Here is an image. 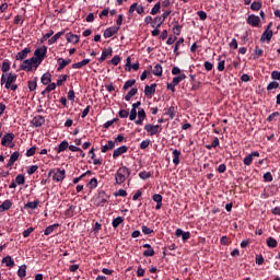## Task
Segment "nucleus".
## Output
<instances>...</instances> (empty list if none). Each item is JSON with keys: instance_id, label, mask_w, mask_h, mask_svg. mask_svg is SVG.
<instances>
[{"instance_id": "obj_1", "label": "nucleus", "mask_w": 280, "mask_h": 280, "mask_svg": "<svg viewBox=\"0 0 280 280\" xmlns=\"http://www.w3.org/2000/svg\"><path fill=\"white\" fill-rule=\"evenodd\" d=\"M130 176V168L126 166H121L117 170L115 174V180L117 185H122V183H126V179Z\"/></svg>"}, {"instance_id": "obj_2", "label": "nucleus", "mask_w": 280, "mask_h": 280, "mask_svg": "<svg viewBox=\"0 0 280 280\" xmlns=\"http://www.w3.org/2000/svg\"><path fill=\"white\" fill-rule=\"evenodd\" d=\"M65 170L60 168H52L48 172V176H52L55 183H62V180H65Z\"/></svg>"}, {"instance_id": "obj_3", "label": "nucleus", "mask_w": 280, "mask_h": 280, "mask_svg": "<svg viewBox=\"0 0 280 280\" xmlns=\"http://www.w3.org/2000/svg\"><path fill=\"white\" fill-rule=\"evenodd\" d=\"M16 78L15 73H4L1 77V84H4L5 89H10V85L16 82Z\"/></svg>"}, {"instance_id": "obj_4", "label": "nucleus", "mask_w": 280, "mask_h": 280, "mask_svg": "<svg viewBox=\"0 0 280 280\" xmlns=\"http://www.w3.org/2000/svg\"><path fill=\"white\" fill-rule=\"evenodd\" d=\"M144 130L148 132V135L150 137H154V135H159V132H161V126L160 125L147 124L144 126Z\"/></svg>"}, {"instance_id": "obj_5", "label": "nucleus", "mask_w": 280, "mask_h": 280, "mask_svg": "<svg viewBox=\"0 0 280 280\" xmlns=\"http://www.w3.org/2000/svg\"><path fill=\"white\" fill-rule=\"evenodd\" d=\"M34 56L43 62V60H45V56H47V47L42 46L37 48L34 52Z\"/></svg>"}, {"instance_id": "obj_6", "label": "nucleus", "mask_w": 280, "mask_h": 280, "mask_svg": "<svg viewBox=\"0 0 280 280\" xmlns=\"http://www.w3.org/2000/svg\"><path fill=\"white\" fill-rule=\"evenodd\" d=\"M106 202H108V196L106 195V192L101 191L96 198V203L98 207H104Z\"/></svg>"}, {"instance_id": "obj_7", "label": "nucleus", "mask_w": 280, "mask_h": 280, "mask_svg": "<svg viewBox=\"0 0 280 280\" xmlns=\"http://www.w3.org/2000/svg\"><path fill=\"white\" fill-rule=\"evenodd\" d=\"M31 124L34 128H40L45 124V117L37 115L32 119Z\"/></svg>"}, {"instance_id": "obj_8", "label": "nucleus", "mask_w": 280, "mask_h": 280, "mask_svg": "<svg viewBox=\"0 0 280 280\" xmlns=\"http://www.w3.org/2000/svg\"><path fill=\"white\" fill-rule=\"evenodd\" d=\"M248 25H252L253 27H259V23H261V20L257 15H249L247 19Z\"/></svg>"}, {"instance_id": "obj_9", "label": "nucleus", "mask_w": 280, "mask_h": 280, "mask_svg": "<svg viewBox=\"0 0 280 280\" xmlns=\"http://www.w3.org/2000/svg\"><path fill=\"white\" fill-rule=\"evenodd\" d=\"M126 152H128V148L126 145H121L114 150L113 159H119V156H121V154H126Z\"/></svg>"}, {"instance_id": "obj_10", "label": "nucleus", "mask_w": 280, "mask_h": 280, "mask_svg": "<svg viewBox=\"0 0 280 280\" xmlns=\"http://www.w3.org/2000/svg\"><path fill=\"white\" fill-rule=\"evenodd\" d=\"M14 141V133H5L2 137L1 145H10Z\"/></svg>"}, {"instance_id": "obj_11", "label": "nucleus", "mask_w": 280, "mask_h": 280, "mask_svg": "<svg viewBox=\"0 0 280 280\" xmlns=\"http://www.w3.org/2000/svg\"><path fill=\"white\" fill-rule=\"evenodd\" d=\"M19 156H21V153H19V151L13 152L9 159L7 167H12V165H14L16 161H19Z\"/></svg>"}, {"instance_id": "obj_12", "label": "nucleus", "mask_w": 280, "mask_h": 280, "mask_svg": "<svg viewBox=\"0 0 280 280\" xmlns=\"http://www.w3.org/2000/svg\"><path fill=\"white\" fill-rule=\"evenodd\" d=\"M143 248H147L144 252H143V257H154V248H152V245L151 244H144L143 245Z\"/></svg>"}, {"instance_id": "obj_13", "label": "nucleus", "mask_w": 280, "mask_h": 280, "mask_svg": "<svg viewBox=\"0 0 280 280\" xmlns=\"http://www.w3.org/2000/svg\"><path fill=\"white\" fill-rule=\"evenodd\" d=\"M58 62V68L57 71H62V69H65V67H67V65H71V59H63V58H59L57 60Z\"/></svg>"}, {"instance_id": "obj_14", "label": "nucleus", "mask_w": 280, "mask_h": 280, "mask_svg": "<svg viewBox=\"0 0 280 280\" xmlns=\"http://www.w3.org/2000/svg\"><path fill=\"white\" fill-rule=\"evenodd\" d=\"M272 39V31H270V26L262 33L260 40H266L267 43H270Z\"/></svg>"}, {"instance_id": "obj_15", "label": "nucleus", "mask_w": 280, "mask_h": 280, "mask_svg": "<svg viewBox=\"0 0 280 280\" xmlns=\"http://www.w3.org/2000/svg\"><path fill=\"white\" fill-rule=\"evenodd\" d=\"M154 93H156V84L155 83H153L151 85H145L144 95L150 96V95H154Z\"/></svg>"}, {"instance_id": "obj_16", "label": "nucleus", "mask_w": 280, "mask_h": 280, "mask_svg": "<svg viewBox=\"0 0 280 280\" xmlns=\"http://www.w3.org/2000/svg\"><path fill=\"white\" fill-rule=\"evenodd\" d=\"M173 164L175 166L180 165V151L177 149L173 150Z\"/></svg>"}, {"instance_id": "obj_17", "label": "nucleus", "mask_w": 280, "mask_h": 280, "mask_svg": "<svg viewBox=\"0 0 280 280\" xmlns=\"http://www.w3.org/2000/svg\"><path fill=\"white\" fill-rule=\"evenodd\" d=\"M32 50L30 48H24L18 55L15 56L16 60H25L27 58V54H30Z\"/></svg>"}, {"instance_id": "obj_18", "label": "nucleus", "mask_w": 280, "mask_h": 280, "mask_svg": "<svg viewBox=\"0 0 280 280\" xmlns=\"http://www.w3.org/2000/svg\"><path fill=\"white\" fill-rule=\"evenodd\" d=\"M114 148H115V141L109 140L107 144L102 145L101 152H103V154H106V152H109V150H113Z\"/></svg>"}, {"instance_id": "obj_19", "label": "nucleus", "mask_w": 280, "mask_h": 280, "mask_svg": "<svg viewBox=\"0 0 280 280\" xmlns=\"http://www.w3.org/2000/svg\"><path fill=\"white\" fill-rule=\"evenodd\" d=\"M253 156H259V152L254 151L250 154H248L244 160V165H250L253 163Z\"/></svg>"}, {"instance_id": "obj_20", "label": "nucleus", "mask_w": 280, "mask_h": 280, "mask_svg": "<svg viewBox=\"0 0 280 280\" xmlns=\"http://www.w3.org/2000/svg\"><path fill=\"white\" fill-rule=\"evenodd\" d=\"M108 56H113V48H105L102 51L101 58H100V62H104V60H106V58H108Z\"/></svg>"}, {"instance_id": "obj_21", "label": "nucleus", "mask_w": 280, "mask_h": 280, "mask_svg": "<svg viewBox=\"0 0 280 280\" xmlns=\"http://www.w3.org/2000/svg\"><path fill=\"white\" fill-rule=\"evenodd\" d=\"M21 69L22 71H32V69H34V66H32V62L30 61V59H26L22 62Z\"/></svg>"}, {"instance_id": "obj_22", "label": "nucleus", "mask_w": 280, "mask_h": 280, "mask_svg": "<svg viewBox=\"0 0 280 280\" xmlns=\"http://www.w3.org/2000/svg\"><path fill=\"white\" fill-rule=\"evenodd\" d=\"M67 40L68 43H73L74 45L80 43V36L73 34V33H69L67 35Z\"/></svg>"}, {"instance_id": "obj_23", "label": "nucleus", "mask_w": 280, "mask_h": 280, "mask_svg": "<svg viewBox=\"0 0 280 280\" xmlns=\"http://www.w3.org/2000/svg\"><path fill=\"white\" fill-rule=\"evenodd\" d=\"M177 110H178V107L173 105L166 110L165 115H167L170 119H174V117H176Z\"/></svg>"}, {"instance_id": "obj_24", "label": "nucleus", "mask_w": 280, "mask_h": 280, "mask_svg": "<svg viewBox=\"0 0 280 280\" xmlns=\"http://www.w3.org/2000/svg\"><path fill=\"white\" fill-rule=\"evenodd\" d=\"M91 62V59H83L82 61H79L77 63L72 65V69H82V67H86Z\"/></svg>"}, {"instance_id": "obj_25", "label": "nucleus", "mask_w": 280, "mask_h": 280, "mask_svg": "<svg viewBox=\"0 0 280 280\" xmlns=\"http://www.w3.org/2000/svg\"><path fill=\"white\" fill-rule=\"evenodd\" d=\"M26 275H27V266L26 265L20 266L18 270V277H20V279H25Z\"/></svg>"}, {"instance_id": "obj_26", "label": "nucleus", "mask_w": 280, "mask_h": 280, "mask_svg": "<svg viewBox=\"0 0 280 280\" xmlns=\"http://www.w3.org/2000/svg\"><path fill=\"white\" fill-rule=\"evenodd\" d=\"M119 28H106L104 32V38H110L112 36H115V34L118 32Z\"/></svg>"}, {"instance_id": "obj_27", "label": "nucleus", "mask_w": 280, "mask_h": 280, "mask_svg": "<svg viewBox=\"0 0 280 280\" xmlns=\"http://www.w3.org/2000/svg\"><path fill=\"white\" fill-rule=\"evenodd\" d=\"M58 226H60V224H58V223L47 226L44 231V235H51V233H54V231H56V229H58Z\"/></svg>"}, {"instance_id": "obj_28", "label": "nucleus", "mask_w": 280, "mask_h": 280, "mask_svg": "<svg viewBox=\"0 0 280 280\" xmlns=\"http://www.w3.org/2000/svg\"><path fill=\"white\" fill-rule=\"evenodd\" d=\"M75 215V206H69L68 209L65 211L66 218H73Z\"/></svg>"}, {"instance_id": "obj_29", "label": "nucleus", "mask_w": 280, "mask_h": 280, "mask_svg": "<svg viewBox=\"0 0 280 280\" xmlns=\"http://www.w3.org/2000/svg\"><path fill=\"white\" fill-rule=\"evenodd\" d=\"M51 83V73L47 72L42 75V84L47 85Z\"/></svg>"}, {"instance_id": "obj_30", "label": "nucleus", "mask_w": 280, "mask_h": 280, "mask_svg": "<svg viewBox=\"0 0 280 280\" xmlns=\"http://www.w3.org/2000/svg\"><path fill=\"white\" fill-rule=\"evenodd\" d=\"M152 73H153V75H158V77L163 75V67H161V65L156 63L153 67Z\"/></svg>"}, {"instance_id": "obj_31", "label": "nucleus", "mask_w": 280, "mask_h": 280, "mask_svg": "<svg viewBox=\"0 0 280 280\" xmlns=\"http://www.w3.org/2000/svg\"><path fill=\"white\" fill-rule=\"evenodd\" d=\"M38 205H40L39 200H35V201H28L25 203V209H37Z\"/></svg>"}, {"instance_id": "obj_32", "label": "nucleus", "mask_w": 280, "mask_h": 280, "mask_svg": "<svg viewBox=\"0 0 280 280\" xmlns=\"http://www.w3.org/2000/svg\"><path fill=\"white\" fill-rule=\"evenodd\" d=\"M185 78H187V75H185V73H180L179 75L174 77L172 82L175 84V86H178V84H180Z\"/></svg>"}, {"instance_id": "obj_33", "label": "nucleus", "mask_w": 280, "mask_h": 280, "mask_svg": "<svg viewBox=\"0 0 280 280\" xmlns=\"http://www.w3.org/2000/svg\"><path fill=\"white\" fill-rule=\"evenodd\" d=\"M138 92L139 90L137 88H132L125 96L126 102H130V100H132V97H135V94Z\"/></svg>"}, {"instance_id": "obj_34", "label": "nucleus", "mask_w": 280, "mask_h": 280, "mask_svg": "<svg viewBox=\"0 0 280 280\" xmlns=\"http://www.w3.org/2000/svg\"><path fill=\"white\" fill-rule=\"evenodd\" d=\"M63 34H65V31H61L55 34L50 39H48V45H54V43H56L58 38H60V36H63Z\"/></svg>"}, {"instance_id": "obj_35", "label": "nucleus", "mask_w": 280, "mask_h": 280, "mask_svg": "<svg viewBox=\"0 0 280 280\" xmlns=\"http://www.w3.org/2000/svg\"><path fill=\"white\" fill-rule=\"evenodd\" d=\"M2 264H5V266H8V268H12V266H14V259H12V256H5L2 259Z\"/></svg>"}, {"instance_id": "obj_36", "label": "nucleus", "mask_w": 280, "mask_h": 280, "mask_svg": "<svg viewBox=\"0 0 280 280\" xmlns=\"http://www.w3.org/2000/svg\"><path fill=\"white\" fill-rule=\"evenodd\" d=\"M165 23L161 16H155L152 22V27H160Z\"/></svg>"}, {"instance_id": "obj_37", "label": "nucleus", "mask_w": 280, "mask_h": 280, "mask_svg": "<svg viewBox=\"0 0 280 280\" xmlns=\"http://www.w3.org/2000/svg\"><path fill=\"white\" fill-rule=\"evenodd\" d=\"M28 61H31L32 67H35V69H38V66L40 62H43L40 59H38V57L35 56L30 58Z\"/></svg>"}, {"instance_id": "obj_38", "label": "nucleus", "mask_w": 280, "mask_h": 280, "mask_svg": "<svg viewBox=\"0 0 280 280\" xmlns=\"http://www.w3.org/2000/svg\"><path fill=\"white\" fill-rule=\"evenodd\" d=\"M67 148H69V142L67 140H63L57 149L58 154H60V152H65Z\"/></svg>"}, {"instance_id": "obj_39", "label": "nucleus", "mask_w": 280, "mask_h": 280, "mask_svg": "<svg viewBox=\"0 0 280 280\" xmlns=\"http://www.w3.org/2000/svg\"><path fill=\"white\" fill-rule=\"evenodd\" d=\"M161 11V2H156L154 7L151 9V14L155 16Z\"/></svg>"}, {"instance_id": "obj_40", "label": "nucleus", "mask_w": 280, "mask_h": 280, "mask_svg": "<svg viewBox=\"0 0 280 280\" xmlns=\"http://www.w3.org/2000/svg\"><path fill=\"white\" fill-rule=\"evenodd\" d=\"M267 246H269V248H277V240H275L273 237H268Z\"/></svg>"}, {"instance_id": "obj_41", "label": "nucleus", "mask_w": 280, "mask_h": 280, "mask_svg": "<svg viewBox=\"0 0 280 280\" xmlns=\"http://www.w3.org/2000/svg\"><path fill=\"white\" fill-rule=\"evenodd\" d=\"M68 79L69 75L67 74L60 75V78L57 80V86H62V84H65V82H67Z\"/></svg>"}, {"instance_id": "obj_42", "label": "nucleus", "mask_w": 280, "mask_h": 280, "mask_svg": "<svg viewBox=\"0 0 280 280\" xmlns=\"http://www.w3.org/2000/svg\"><path fill=\"white\" fill-rule=\"evenodd\" d=\"M122 222L124 219L121 217H117L113 220L112 226H114V229H117V226H119V224H121Z\"/></svg>"}, {"instance_id": "obj_43", "label": "nucleus", "mask_w": 280, "mask_h": 280, "mask_svg": "<svg viewBox=\"0 0 280 280\" xmlns=\"http://www.w3.org/2000/svg\"><path fill=\"white\" fill-rule=\"evenodd\" d=\"M12 207V201L5 200L3 203L0 206V209H3V211H8Z\"/></svg>"}, {"instance_id": "obj_44", "label": "nucleus", "mask_w": 280, "mask_h": 280, "mask_svg": "<svg viewBox=\"0 0 280 280\" xmlns=\"http://www.w3.org/2000/svg\"><path fill=\"white\" fill-rule=\"evenodd\" d=\"M185 43V39L182 37L179 38L176 44H175V47H174V54L175 56H178V47L179 45H183Z\"/></svg>"}, {"instance_id": "obj_45", "label": "nucleus", "mask_w": 280, "mask_h": 280, "mask_svg": "<svg viewBox=\"0 0 280 280\" xmlns=\"http://www.w3.org/2000/svg\"><path fill=\"white\" fill-rule=\"evenodd\" d=\"M136 82H137L136 80H128L127 82H125L122 86L124 91H128V89H130L131 86H135Z\"/></svg>"}, {"instance_id": "obj_46", "label": "nucleus", "mask_w": 280, "mask_h": 280, "mask_svg": "<svg viewBox=\"0 0 280 280\" xmlns=\"http://www.w3.org/2000/svg\"><path fill=\"white\" fill-rule=\"evenodd\" d=\"M250 9L254 11V12H259V10H261V2H253L250 4Z\"/></svg>"}, {"instance_id": "obj_47", "label": "nucleus", "mask_w": 280, "mask_h": 280, "mask_svg": "<svg viewBox=\"0 0 280 280\" xmlns=\"http://www.w3.org/2000/svg\"><path fill=\"white\" fill-rule=\"evenodd\" d=\"M15 184H16V185H25V176H23V175H18V176L15 177Z\"/></svg>"}, {"instance_id": "obj_48", "label": "nucleus", "mask_w": 280, "mask_h": 280, "mask_svg": "<svg viewBox=\"0 0 280 280\" xmlns=\"http://www.w3.org/2000/svg\"><path fill=\"white\" fill-rule=\"evenodd\" d=\"M36 86H38L36 79L28 81V91H36Z\"/></svg>"}, {"instance_id": "obj_49", "label": "nucleus", "mask_w": 280, "mask_h": 280, "mask_svg": "<svg viewBox=\"0 0 280 280\" xmlns=\"http://www.w3.org/2000/svg\"><path fill=\"white\" fill-rule=\"evenodd\" d=\"M88 187H89L90 189H95V187H97V178L93 177V178L89 182Z\"/></svg>"}, {"instance_id": "obj_50", "label": "nucleus", "mask_w": 280, "mask_h": 280, "mask_svg": "<svg viewBox=\"0 0 280 280\" xmlns=\"http://www.w3.org/2000/svg\"><path fill=\"white\" fill-rule=\"evenodd\" d=\"M275 89H279V82L272 81L268 84L267 91H272Z\"/></svg>"}, {"instance_id": "obj_51", "label": "nucleus", "mask_w": 280, "mask_h": 280, "mask_svg": "<svg viewBox=\"0 0 280 280\" xmlns=\"http://www.w3.org/2000/svg\"><path fill=\"white\" fill-rule=\"evenodd\" d=\"M51 36H54V30H50L48 33H46V34L40 38V43H45V40H47L48 38H51Z\"/></svg>"}, {"instance_id": "obj_52", "label": "nucleus", "mask_w": 280, "mask_h": 280, "mask_svg": "<svg viewBox=\"0 0 280 280\" xmlns=\"http://www.w3.org/2000/svg\"><path fill=\"white\" fill-rule=\"evenodd\" d=\"M139 176H140V178H141L142 180H148V178H150V176H152V174H150V172L143 171V172H140V173H139Z\"/></svg>"}, {"instance_id": "obj_53", "label": "nucleus", "mask_w": 280, "mask_h": 280, "mask_svg": "<svg viewBox=\"0 0 280 280\" xmlns=\"http://www.w3.org/2000/svg\"><path fill=\"white\" fill-rule=\"evenodd\" d=\"M180 30L182 27L178 25V22H176L173 26V33L175 34V36H180Z\"/></svg>"}, {"instance_id": "obj_54", "label": "nucleus", "mask_w": 280, "mask_h": 280, "mask_svg": "<svg viewBox=\"0 0 280 280\" xmlns=\"http://www.w3.org/2000/svg\"><path fill=\"white\" fill-rule=\"evenodd\" d=\"M51 91H56V83L48 84L43 93H51Z\"/></svg>"}, {"instance_id": "obj_55", "label": "nucleus", "mask_w": 280, "mask_h": 280, "mask_svg": "<svg viewBox=\"0 0 280 280\" xmlns=\"http://www.w3.org/2000/svg\"><path fill=\"white\" fill-rule=\"evenodd\" d=\"M120 119H127V117L130 115V113L126 109H120L118 113Z\"/></svg>"}, {"instance_id": "obj_56", "label": "nucleus", "mask_w": 280, "mask_h": 280, "mask_svg": "<svg viewBox=\"0 0 280 280\" xmlns=\"http://www.w3.org/2000/svg\"><path fill=\"white\" fill-rule=\"evenodd\" d=\"M1 71H3V73H8V71H10V62L3 61L2 67H1Z\"/></svg>"}, {"instance_id": "obj_57", "label": "nucleus", "mask_w": 280, "mask_h": 280, "mask_svg": "<svg viewBox=\"0 0 280 280\" xmlns=\"http://www.w3.org/2000/svg\"><path fill=\"white\" fill-rule=\"evenodd\" d=\"M112 65H114V67H117V65H119V62H121V57L119 56H114L110 60Z\"/></svg>"}, {"instance_id": "obj_58", "label": "nucleus", "mask_w": 280, "mask_h": 280, "mask_svg": "<svg viewBox=\"0 0 280 280\" xmlns=\"http://www.w3.org/2000/svg\"><path fill=\"white\" fill-rule=\"evenodd\" d=\"M264 182L265 183H272V174L270 172H267L264 174Z\"/></svg>"}, {"instance_id": "obj_59", "label": "nucleus", "mask_w": 280, "mask_h": 280, "mask_svg": "<svg viewBox=\"0 0 280 280\" xmlns=\"http://www.w3.org/2000/svg\"><path fill=\"white\" fill-rule=\"evenodd\" d=\"M88 174H91V171H86L85 173H83V174L80 175L79 177L73 178L72 183H73L74 185H78V182H79L81 178H84V176H86Z\"/></svg>"}, {"instance_id": "obj_60", "label": "nucleus", "mask_w": 280, "mask_h": 280, "mask_svg": "<svg viewBox=\"0 0 280 280\" xmlns=\"http://www.w3.org/2000/svg\"><path fill=\"white\" fill-rule=\"evenodd\" d=\"M38 170L37 165H32L27 168L28 176H32V174H35V172Z\"/></svg>"}, {"instance_id": "obj_61", "label": "nucleus", "mask_w": 280, "mask_h": 280, "mask_svg": "<svg viewBox=\"0 0 280 280\" xmlns=\"http://www.w3.org/2000/svg\"><path fill=\"white\" fill-rule=\"evenodd\" d=\"M152 200H154V202H163V196H161V194H154Z\"/></svg>"}, {"instance_id": "obj_62", "label": "nucleus", "mask_w": 280, "mask_h": 280, "mask_svg": "<svg viewBox=\"0 0 280 280\" xmlns=\"http://www.w3.org/2000/svg\"><path fill=\"white\" fill-rule=\"evenodd\" d=\"M129 119L130 121H135L137 119V109L131 108Z\"/></svg>"}, {"instance_id": "obj_63", "label": "nucleus", "mask_w": 280, "mask_h": 280, "mask_svg": "<svg viewBox=\"0 0 280 280\" xmlns=\"http://www.w3.org/2000/svg\"><path fill=\"white\" fill-rule=\"evenodd\" d=\"M36 154V147H32L26 151V156H34Z\"/></svg>"}, {"instance_id": "obj_64", "label": "nucleus", "mask_w": 280, "mask_h": 280, "mask_svg": "<svg viewBox=\"0 0 280 280\" xmlns=\"http://www.w3.org/2000/svg\"><path fill=\"white\" fill-rule=\"evenodd\" d=\"M272 80H280V72L279 71H273L271 73Z\"/></svg>"}]
</instances>
